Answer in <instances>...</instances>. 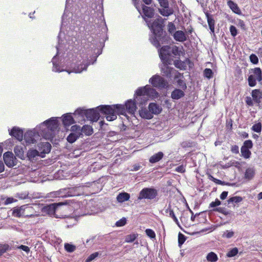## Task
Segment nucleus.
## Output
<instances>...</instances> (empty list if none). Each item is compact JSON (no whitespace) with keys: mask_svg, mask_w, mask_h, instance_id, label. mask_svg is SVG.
<instances>
[{"mask_svg":"<svg viewBox=\"0 0 262 262\" xmlns=\"http://www.w3.org/2000/svg\"><path fill=\"white\" fill-rule=\"evenodd\" d=\"M58 127L57 118H51L39 124L34 129L27 132L24 135V139L28 144L36 142L40 139L41 136L46 140H51Z\"/></svg>","mask_w":262,"mask_h":262,"instance_id":"f257e3e1","label":"nucleus"},{"mask_svg":"<svg viewBox=\"0 0 262 262\" xmlns=\"http://www.w3.org/2000/svg\"><path fill=\"white\" fill-rule=\"evenodd\" d=\"M61 33H60L58 36V44L56 46L57 54L56 56H54L52 59L53 63V71L57 72H60L62 71H67L69 74L71 72L75 73H80L83 71H85L87 69L88 67L90 64V61L88 57L81 56L80 59H78V61L75 63H72L69 67H64L63 66H60V62L57 60V56H59L60 54V51L62 50V40H61Z\"/></svg>","mask_w":262,"mask_h":262,"instance_id":"f03ea898","label":"nucleus"},{"mask_svg":"<svg viewBox=\"0 0 262 262\" xmlns=\"http://www.w3.org/2000/svg\"><path fill=\"white\" fill-rule=\"evenodd\" d=\"M136 101L139 107L141 108L139 111L140 116L145 119H150L153 117L151 113L146 109L144 108L146 103L149 98L154 99L158 97L159 94L155 89L149 85L141 87L138 89L136 92Z\"/></svg>","mask_w":262,"mask_h":262,"instance_id":"7ed1b4c3","label":"nucleus"},{"mask_svg":"<svg viewBox=\"0 0 262 262\" xmlns=\"http://www.w3.org/2000/svg\"><path fill=\"white\" fill-rule=\"evenodd\" d=\"M143 18L152 32V35L149 38L150 42L154 46L158 48L160 47L161 44L165 42L168 38L165 33L163 32L164 20L162 17L157 18L154 20L152 19L153 17Z\"/></svg>","mask_w":262,"mask_h":262,"instance_id":"20e7f679","label":"nucleus"},{"mask_svg":"<svg viewBox=\"0 0 262 262\" xmlns=\"http://www.w3.org/2000/svg\"><path fill=\"white\" fill-rule=\"evenodd\" d=\"M136 96V94L135 93ZM138 104L136 101V98L135 100L132 99L128 100L126 101L125 104H116L110 106H103V111L105 113L108 114L106 119L107 121H113L117 118V114L121 115H125L126 112L130 114H134L137 108Z\"/></svg>","mask_w":262,"mask_h":262,"instance_id":"39448f33","label":"nucleus"},{"mask_svg":"<svg viewBox=\"0 0 262 262\" xmlns=\"http://www.w3.org/2000/svg\"><path fill=\"white\" fill-rule=\"evenodd\" d=\"M105 105H100L96 107L95 108H92L89 110H85L84 108H78L75 111L74 115H79L82 117L85 116L86 118L91 121L96 122L98 121L100 117L99 112L101 113L106 115V117L108 116V114L105 113L103 110V106Z\"/></svg>","mask_w":262,"mask_h":262,"instance_id":"423d86ee","label":"nucleus"},{"mask_svg":"<svg viewBox=\"0 0 262 262\" xmlns=\"http://www.w3.org/2000/svg\"><path fill=\"white\" fill-rule=\"evenodd\" d=\"M161 8L159 12L162 16H170L172 15L175 10L178 9V6L175 3H169L168 0H158Z\"/></svg>","mask_w":262,"mask_h":262,"instance_id":"0eeeda50","label":"nucleus"},{"mask_svg":"<svg viewBox=\"0 0 262 262\" xmlns=\"http://www.w3.org/2000/svg\"><path fill=\"white\" fill-rule=\"evenodd\" d=\"M161 8L159 12L162 16H170L172 15L175 10L178 9V6L175 3H169L168 0H158Z\"/></svg>","mask_w":262,"mask_h":262,"instance_id":"6e6552de","label":"nucleus"},{"mask_svg":"<svg viewBox=\"0 0 262 262\" xmlns=\"http://www.w3.org/2000/svg\"><path fill=\"white\" fill-rule=\"evenodd\" d=\"M70 14L71 16H81V15L79 6L74 0H66L64 11L61 16H69Z\"/></svg>","mask_w":262,"mask_h":262,"instance_id":"1a4fd4ad","label":"nucleus"},{"mask_svg":"<svg viewBox=\"0 0 262 262\" xmlns=\"http://www.w3.org/2000/svg\"><path fill=\"white\" fill-rule=\"evenodd\" d=\"M170 63L162 62V63L160 66L161 71L163 75L168 78H171L172 75H174V79H177L179 77L182 76V75L175 70L173 68L168 66Z\"/></svg>","mask_w":262,"mask_h":262,"instance_id":"9d476101","label":"nucleus"},{"mask_svg":"<svg viewBox=\"0 0 262 262\" xmlns=\"http://www.w3.org/2000/svg\"><path fill=\"white\" fill-rule=\"evenodd\" d=\"M249 75L248 78V84L253 87L256 84V80L260 82L262 80V72L259 68L251 69L249 71Z\"/></svg>","mask_w":262,"mask_h":262,"instance_id":"9b49d317","label":"nucleus"},{"mask_svg":"<svg viewBox=\"0 0 262 262\" xmlns=\"http://www.w3.org/2000/svg\"><path fill=\"white\" fill-rule=\"evenodd\" d=\"M32 210V207L29 206L28 205L14 207L12 210V215L16 217H31L33 215L30 213Z\"/></svg>","mask_w":262,"mask_h":262,"instance_id":"f8f14e48","label":"nucleus"},{"mask_svg":"<svg viewBox=\"0 0 262 262\" xmlns=\"http://www.w3.org/2000/svg\"><path fill=\"white\" fill-rule=\"evenodd\" d=\"M158 194L157 191L153 188H144L139 193L138 200L155 199Z\"/></svg>","mask_w":262,"mask_h":262,"instance_id":"ddd939ff","label":"nucleus"},{"mask_svg":"<svg viewBox=\"0 0 262 262\" xmlns=\"http://www.w3.org/2000/svg\"><path fill=\"white\" fill-rule=\"evenodd\" d=\"M149 82L154 87L163 89L168 85V81L159 75H154L149 80Z\"/></svg>","mask_w":262,"mask_h":262,"instance_id":"4468645a","label":"nucleus"},{"mask_svg":"<svg viewBox=\"0 0 262 262\" xmlns=\"http://www.w3.org/2000/svg\"><path fill=\"white\" fill-rule=\"evenodd\" d=\"M148 6L141 3L139 6V8H136L140 14L139 16H154V8Z\"/></svg>","mask_w":262,"mask_h":262,"instance_id":"2eb2a0df","label":"nucleus"},{"mask_svg":"<svg viewBox=\"0 0 262 262\" xmlns=\"http://www.w3.org/2000/svg\"><path fill=\"white\" fill-rule=\"evenodd\" d=\"M159 53L160 57L162 62L165 63L171 62V47L169 46H163L159 50Z\"/></svg>","mask_w":262,"mask_h":262,"instance_id":"dca6fc26","label":"nucleus"},{"mask_svg":"<svg viewBox=\"0 0 262 262\" xmlns=\"http://www.w3.org/2000/svg\"><path fill=\"white\" fill-rule=\"evenodd\" d=\"M3 159L6 165L9 167H13L17 164V159L11 152H6L3 155Z\"/></svg>","mask_w":262,"mask_h":262,"instance_id":"f3484780","label":"nucleus"},{"mask_svg":"<svg viewBox=\"0 0 262 262\" xmlns=\"http://www.w3.org/2000/svg\"><path fill=\"white\" fill-rule=\"evenodd\" d=\"M66 204H67L66 202L53 203L46 206L44 209L49 215H52L55 214L59 207Z\"/></svg>","mask_w":262,"mask_h":262,"instance_id":"a211bd4d","label":"nucleus"},{"mask_svg":"<svg viewBox=\"0 0 262 262\" xmlns=\"http://www.w3.org/2000/svg\"><path fill=\"white\" fill-rule=\"evenodd\" d=\"M38 150L40 151V157L43 158L46 154L50 152L51 145L47 142H41L38 144Z\"/></svg>","mask_w":262,"mask_h":262,"instance_id":"6ab92c4d","label":"nucleus"},{"mask_svg":"<svg viewBox=\"0 0 262 262\" xmlns=\"http://www.w3.org/2000/svg\"><path fill=\"white\" fill-rule=\"evenodd\" d=\"M227 4L233 13L238 15L242 14V11L238 5L233 1L227 0Z\"/></svg>","mask_w":262,"mask_h":262,"instance_id":"aec40b11","label":"nucleus"},{"mask_svg":"<svg viewBox=\"0 0 262 262\" xmlns=\"http://www.w3.org/2000/svg\"><path fill=\"white\" fill-rule=\"evenodd\" d=\"M10 135L19 141H21L23 139V132L19 128L17 127H14L11 130Z\"/></svg>","mask_w":262,"mask_h":262,"instance_id":"412c9836","label":"nucleus"},{"mask_svg":"<svg viewBox=\"0 0 262 262\" xmlns=\"http://www.w3.org/2000/svg\"><path fill=\"white\" fill-rule=\"evenodd\" d=\"M173 37L176 40L179 42H184L187 40V35L181 30L176 31Z\"/></svg>","mask_w":262,"mask_h":262,"instance_id":"4be33fe9","label":"nucleus"},{"mask_svg":"<svg viewBox=\"0 0 262 262\" xmlns=\"http://www.w3.org/2000/svg\"><path fill=\"white\" fill-rule=\"evenodd\" d=\"M27 156L30 161L36 160L37 157H40V151L36 149H30L27 153Z\"/></svg>","mask_w":262,"mask_h":262,"instance_id":"5701e85b","label":"nucleus"},{"mask_svg":"<svg viewBox=\"0 0 262 262\" xmlns=\"http://www.w3.org/2000/svg\"><path fill=\"white\" fill-rule=\"evenodd\" d=\"M149 111L152 115L160 114L162 111V108L160 106L155 103H151L148 106Z\"/></svg>","mask_w":262,"mask_h":262,"instance_id":"b1692460","label":"nucleus"},{"mask_svg":"<svg viewBox=\"0 0 262 262\" xmlns=\"http://www.w3.org/2000/svg\"><path fill=\"white\" fill-rule=\"evenodd\" d=\"M251 94L253 100L256 103H259L262 98V93L258 89L254 90L252 91Z\"/></svg>","mask_w":262,"mask_h":262,"instance_id":"393cba45","label":"nucleus"},{"mask_svg":"<svg viewBox=\"0 0 262 262\" xmlns=\"http://www.w3.org/2000/svg\"><path fill=\"white\" fill-rule=\"evenodd\" d=\"M184 96V92L180 89H175L171 94V97L172 99L178 100Z\"/></svg>","mask_w":262,"mask_h":262,"instance_id":"a878e982","label":"nucleus"},{"mask_svg":"<svg viewBox=\"0 0 262 262\" xmlns=\"http://www.w3.org/2000/svg\"><path fill=\"white\" fill-rule=\"evenodd\" d=\"M164 156L162 152L159 151L157 154L152 155L149 159V161L151 163H155L161 160Z\"/></svg>","mask_w":262,"mask_h":262,"instance_id":"bb28decb","label":"nucleus"},{"mask_svg":"<svg viewBox=\"0 0 262 262\" xmlns=\"http://www.w3.org/2000/svg\"><path fill=\"white\" fill-rule=\"evenodd\" d=\"M62 122L64 126H69L74 123V119L71 115L66 114L63 116Z\"/></svg>","mask_w":262,"mask_h":262,"instance_id":"cd10ccee","label":"nucleus"},{"mask_svg":"<svg viewBox=\"0 0 262 262\" xmlns=\"http://www.w3.org/2000/svg\"><path fill=\"white\" fill-rule=\"evenodd\" d=\"M130 198V194L127 192L119 193L117 196V200L119 203H123L128 201Z\"/></svg>","mask_w":262,"mask_h":262,"instance_id":"c85d7f7f","label":"nucleus"},{"mask_svg":"<svg viewBox=\"0 0 262 262\" xmlns=\"http://www.w3.org/2000/svg\"><path fill=\"white\" fill-rule=\"evenodd\" d=\"M165 212L168 213L169 217H171L173 220L174 222L179 227H180L178 220L176 216L173 211L171 209V206L170 204L168 205L167 208L165 209Z\"/></svg>","mask_w":262,"mask_h":262,"instance_id":"c756f323","label":"nucleus"},{"mask_svg":"<svg viewBox=\"0 0 262 262\" xmlns=\"http://www.w3.org/2000/svg\"><path fill=\"white\" fill-rule=\"evenodd\" d=\"M255 175V169L253 167L248 168L245 173V178L248 180L252 179Z\"/></svg>","mask_w":262,"mask_h":262,"instance_id":"7c9ffc66","label":"nucleus"},{"mask_svg":"<svg viewBox=\"0 0 262 262\" xmlns=\"http://www.w3.org/2000/svg\"><path fill=\"white\" fill-rule=\"evenodd\" d=\"M206 259L210 262H216L218 260V257L214 252H210L207 255Z\"/></svg>","mask_w":262,"mask_h":262,"instance_id":"2f4dec72","label":"nucleus"},{"mask_svg":"<svg viewBox=\"0 0 262 262\" xmlns=\"http://www.w3.org/2000/svg\"><path fill=\"white\" fill-rule=\"evenodd\" d=\"M14 151L16 156L20 159H23L24 157V151L21 147L15 146L14 148Z\"/></svg>","mask_w":262,"mask_h":262,"instance_id":"473e14b6","label":"nucleus"},{"mask_svg":"<svg viewBox=\"0 0 262 262\" xmlns=\"http://www.w3.org/2000/svg\"><path fill=\"white\" fill-rule=\"evenodd\" d=\"M242 156L248 159L250 157L251 152L249 149L246 148L244 147H242L241 149Z\"/></svg>","mask_w":262,"mask_h":262,"instance_id":"72a5a7b5","label":"nucleus"},{"mask_svg":"<svg viewBox=\"0 0 262 262\" xmlns=\"http://www.w3.org/2000/svg\"><path fill=\"white\" fill-rule=\"evenodd\" d=\"M208 22L209 29L212 33L214 32V24L215 20L213 17H206Z\"/></svg>","mask_w":262,"mask_h":262,"instance_id":"f704fd0d","label":"nucleus"},{"mask_svg":"<svg viewBox=\"0 0 262 262\" xmlns=\"http://www.w3.org/2000/svg\"><path fill=\"white\" fill-rule=\"evenodd\" d=\"M243 200V199L241 196H235L230 198L228 200V204H237L241 202Z\"/></svg>","mask_w":262,"mask_h":262,"instance_id":"c9c22d12","label":"nucleus"},{"mask_svg":"<svg viewBox=\"0 0 262 262\" xmlns=\"http://www.w3.org/2000/svg\"><path fill=\"white\" fill-rule=\"evenodd\" d=\"M82 132L87 135H90L93 133V129L90 125H85L82 128Z\"/></svg>","mask_w":262,"mask_h":262,"instance_id":"e433bc0d","label":"nucleus"},{"mask_svg":"<svg viewBox=\"0 0 262 262\" xmlns=\"http://www.w3.org/2000/svg\"><path fill=\"white\" fill-rule=\"evenodd\" d=\"M181 78H183V76L182 75V76L179 77V78H178L177 80V84H178V85L182 89H183V90L186 89L187 88V86H186V84L185 83V82H184V81Z\"/></svg>","mask_w":262,"mask_h":262,"instance_id":"4c0bfd02","label":"nucleus"},{"mask_svg":"<svg viewBox=\"0 0 262 262\" xmlns=\"http://www.w3.org/2000/svg\"><path fill=\"white\" fill-rule=\"evenodd\" d=\"M181 51L179 50V48L176 46L171 47V56H180Z\"/></svg>","mask_w":262,"mask_h":262,"instance_id":"58836bf2","label":"nucleus"},{"mask_svg":"<svg viewBox=\"0 0 262 262\" xmlns=\"http://www.w3.org/2000/svg\"><path fill=\"white\" fill-rule=\"evenodd\" d=\"M238 250L237 248L235 247L230 250L227 253L226 256L228 257H232L237 254Z\"/></svg>","mask_w":262,"mask_h":262,"instance_id":"ea45409f","label":"nucleus"},{"mask_svg":"<svg viewBox=\"0 0 262 262\" xmlns=\"http://www.w3.org/2000/svg\"><path fill=\"white\" fill-rule=\"evenodd\" d=\"M78 137L76 136V135L74 133H71L67 137V141L72 143L74 142L76 139H77Z\"/></svg>","mask_w":262,"mask_h":262,"instance_id":"a19ab883","label":"nucleus"},{"mask_svg":"<svg viewBox=\"0 0 262 262\" xmlns=\"http://www.w3.org/2000/svg\"><path fill=\"white\" fill-rule=\"evenodd\" d=\"M9 246L8 244H0V256L8 251Z\"/></svg>","mask_w":262,"mask_h":262,"instance_id":"79ce46f5","label":"nucleus"},{"mask_svg":"<svg viewBox=\"0 0 262 262\" xmlns=\"http://www.w3.org/2000/svg\"><path fill=\"white\" fill-rule=\"evenodd\" d=\"M234 234V232L232 231L226 230L224 232L222 235L223 237H225L227 238H230L233 236Z\"/></svg>","mask_w":262,"mask_h":262,"instance_id":"37998d69","label":"nucleus"},{"mask_svg":"<svg viewBox=\"0 0 262 262\" xmlns=\"http://www.w3.org/2000/svg\"><path fill=\"white\" fill-rule=\"evenodd\" d=\"M186 241V237L183 234L179 233L178 235V243L179 247H181L182 245Z\"/></svg>","mask_w":262,"mask_h":262,"instance_id":"c03bdc74","label":"nucleus"},{"mask_svg":"<svg viewBox=\"0 0 262 262\" xmlns=\"http://www.w3.org/2000/svg\"><path fill=\"white\" fill-rule=\"evenodd\" d=\"M64 248L69 252H72L75 250L74 246L68 243L64 244Z\"/></svg>","mask_w":262,"mask_h":262,"instance_id":"a18cd8bd","label":"nucleus"},{"mask_svg":"<svg viewBox=\"0 0 262 262\" xmlns=\"http://www.w3.org/2000/svg\"><path fill=\"white\" fill-rule=\"evenodd\" d=\"M176 28L172 23H169L168 25V30L170 34H173L176 32Z\"/></svg>","mask_w":262,"mask_h":262,"instance_id":"49530a36","label":"nucleus"},{"mask_svg":"<svg viewBox=\"0 0 262 262\" xmlns=\"http://www.w3.org/2000/svg\"><path fill=\"white\" fill-rule=\"evenodd\" d=\"M252 129L256 133H260L261 130V124L260 123H256L253 125Z\"/></svg>","mask_w":262,"mask_h":262,"instance_id":"de8ad7c7","label":"nucleus"},{"mask_svg":"<svg viewBox=\"0 0 262 262\" xmlns=\"http://www.w3.org/2000/svg\"><path fill=\"white\" fill-rule=\"evenodd\" d=\"M212 71L210 69H205L204 71V76L209 79L212 77Z\"/></svg>","mask_w":262,"mask_h":262,"instance_id":"09e8293b","label":"nucleus"},{"mask_svg":"<svg viewBox=\"0 0 262 262\" xmlns=\"http://www.w3.org/2000/svg\"><path fill=\"white\" fill-rule=\"evenodd\" d=\"M145 233L146 235L151 238H154L156 237L155 232L150 229H147L145 230Z\"/></svg>","mask_w":262,"mask_h":262,"instance_id":"8fccbe9b","label":"nucleus"},{"mask_svg":"<svg viewBox=\"0 0 262 262\" xmlns=\"http://www.w3.org/2000/svg\"><path fill=\"white\" fill-rule=\"evenodd\" d=\"M253 146V143L251 140H246L244 142V145L242 147H244L248 149H251L252 148Z\"/></svg>","mask_w":262,"mask_h":262,"instance_id":"3c124183","label":"nucleus"},{"mask_svg":"<svg viewBox=\"0 0 262 262\" xmlns=\"http://www.w3.org/2000/svg\"><path fill=\"white\" fill-rule=\"evenodd\" d=\"M97 9V16H104V13H103V5H99L98 7V9L96 8Z\"/></svg>","mask_w":262,"mask_h":262,"instance_id":"603ef678","label":"nucleus"},{"mask_svg":"<svg viewBox=\"0 0 262 262\" xmlns=\"http://www.w3.org/2000/svg\"><path fill=\"white\" fill-rule=\"evenodd\" d=\"M250 61L254 64H257L258 62V57L254 54H252L250 56Z\"/></svg>","mask_w":262,"mask_h":262,"instance_id":"864d4df0","label":"nucleus"},{"mask_svg":"<svg viewBox=\"0 0 262 262\" xmlns=\"http://www.w3.org/2000/svg\"><path fill=\"white\" fill-rule=\"evenodd\" d=\"M99 255V253L98 252H95L92 254H91L86 259V262H90L92 260H94L95 258H96Z\"/></svg>","mask_w":262,"mask_h":262,"instance_id":"5fc2aeb1","label":"nucleus"},{"mask_svg":"<svg viewBox=\"0 0 262 262\" xmlns=\"http://www.w3.org/2000/svg\"><path fill=\"white\" fill-rule=\"evenodd\" d=\"M137 236L135 234L128 235L125 238V241L127 243L134 242Z\"/></svg>","mask_w":262,"mask_h":262,"instance_id":"6e6d98bb","label":"nucleus"},{"mask_svg":"<svg viewBox=\"0 0 262 262\" xmlns=\"http://www.w3.org/2000/svg\"><path fill=\"white\" fill-rule=\"evenodd\" d=\"M74 188H70L68 190H65L67 192H66V194H64V195L66 196H74V195H78V194H77L76 193H74L73 192L74 191Z\"/></svg>","mask_w":262,"mask_h":262,"instance_id":"4d7b16f0","label":"nucleus"},{"mask_svg":"<svg viewBox=\"0 0 262 262\" xmlns=\"http://www.w3.org/2000/svg\"><path fill=\"white\" fill-rule=\"evenodd\" d=\"M221 204V201L216 199L214 202H212L210 204L209 207L210 208H214V207H215L216 206L220 205Z\"/></svg>","mask_w":262,"mask_h":262,"instance_id":"13d9d810","label":"nucleus"},{"mask_svg":"<svg viewBox=\"0 0 262 262\" xmlns=\"http://www.w3.org/2000/svg\"><path fill=\"white\" fill-rule=\"evenodd\" d=\"M175 171L178 172L183 173L185 171V167L183 165H180L176 168Z\"/></svg>","mask_w":262,"mask_h":262,"instance_id":"bf43d9fd","label":"nucleus"},{"mask_svg":"<svg viewBox=\"0 0 262 262\" xmlns=\"http://www.w3.org/2000/svg\"><path fill=\"white\" fill-rule=\"evenodd\" d=\"M230 31L231 32V34L233 37L237 35V30L234 26H231L230 27Z\"/></svg>","mask_w":262,"mask_h":262,"instance_id":"052dcab7","label":"nucleus"},{"mask_svg":"<svg viewBox=\"0 0 262 262\" xmlns=\"http://www.w3.org/2000/svg\"><path fill=\"white\" fill-rule=\"evenodd\" d=\"M17 248L24 251L27 253H28L30 252V248H29V247L27 246L21 245L20 246L17 247Z\"/></svg>","mask_w":262,"mask_h":262,"instance_id":"680f3d73","label":"nucleus"},{"mask_svg":"<svg viewBox=\"0 0 262 262\" xmlns=\"http://www.w3.org/2000/svg\"><path fill=\"white\" fill-rule=\"evenodd\" d=\"M15 201H16V200L13 198H7L5 201L4 204L8 205Z\"/></svg>","mask_w":262,"mask_h":262,"instance_id":"e2e57ef3","label":"nucleus"},{"mask_svg":"<svg viewBox=\"0 0 262 262\" xmlns=\"http://www.w3.org/2000/svg\"><path fill=\"white\" fill-rule=\"evenodd\" d=\"M182 10L183 12L184 13V16H188V14H189V16H190V12H189L188 10L184 6H183L182 8Z\"/></svg>","mask_w":262,"mask_h":262,"instance_id":"0e129e2a","label":"nucleus"},{"mask_svg":"<svg viewBox=\"0 0 262 262\" xmlns=\"http://www.w3.org/2000/svg\"><path fill=\"white\" fill-rule=\"evenodd\" d=\"M231 151L233 153L238 154V152H239L238 146L237 145H236L232 146V147H231Z\"/></svg>","mask_w":262,"mask_h":262,"instance_id":"69168bd1","label":"nucleus"},{"mask_svg":"<svg viewBox=\"0 0 262 262\" xmlns=\"http://www.w3.org/2000/svg\"><path fill=\"white\" fill-rule=\"evenodd\" d=\"M246 102L247 104L249 106L253 105V100L250 97H247L246 98Z\"/></svg>","mask_w":262,"mask_h":262,"instance_id":"338daca9","label":"nucleus"},{"mask_svg":"<svg viewBox=\"0 0 262 262\" xmlns=\"http://www.w3.org/2000/svg\"><path fill=\"white\" fill-rule=\"evenodd\" d=\"M125 223L126 222L125 219L121 220L117 222L116 225L117 226H122L125 225Z\"/></svg>","mask_w":262,"mask_h":262,"instance_id":"774afa93","label":"nucleus"}]
</instances>
